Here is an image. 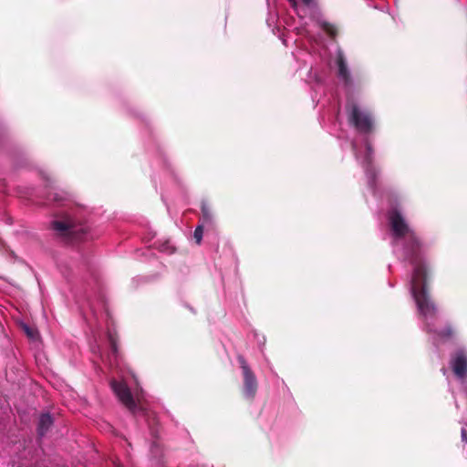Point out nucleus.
<instances>
[{"mask_svg": "<svg viewBox=\"0 0 467 467\" xmlns=\"http://www.w3.org/2000/svg\"><path fill=\"white\" fill-rule=\"evenodd\" d=\"M348 122L358 132L368 134L374 130V119L371 113L367 109H362L353 100L348 101L346 105Z\"/></svg>", "mask_w": 467, "mask_h": 467, "instance_id": "nucleus-3", "label": "nucleus"}, {"mask_svg": "<svg viewBox=\"0 0 467 467\" xmlns=\"http://www.w3.org/2000/svg\"><path fill=\"white\" fill-rule=\"evenodd\" d=\"M337 64L338 67V76L341 78L346 86L352 85V78L348 68L347 62L343 55H338L337 59Z\"/></svg>", "mask_w": 467, "mask_h": 467, "instance_id": "nucleus-8", "label": "nucleus"}, {"mask_svg": "<svg viewBox=\"0 0 467 467\" xmlns=\"http://www.w3.org/2000/svg\"><path fill=\"white\" fill-rule=\"evenodd\" d=\"M405 238V255L414 266L411 277L412 296L419 313L426 319L434 317L437 307L430 296L428 267L420 257L421 243L414 232L410 233Z\"/></svg>", "mask_w": 467, "mask_h": 467, "instance_id": "nucleus-1", "label": "nucleus"}, {"mask_svg": "<svg viewBox=\"0 0 467 467\" xmlns=\"http://www.w3.org/2000/svg\"><path fill=\"white\" fill-rule=\"evenodd\" d=\"M47 200L64 205V202L68 200V194L67 192H51L47 193Z\"/></svg>", "mask_w": 467, "mask_h": 467, "instance_id": "nucleus-11", "label": "nucleus"}, {"mask_svg": "<svg viewBox=\"0 0 467 467\" xmlns=\"http://www.w3.org/2000/svg\"><path fill=\"white\" fill-rule=\"evenodd\" d=\"M150 453L154 458H156L158 460H161L162 458V455H163L162 448H161V443L158 441H152L151 446H150Z\"/></svg>", "mask_w": 467, "mask_h": 467, "instance_id": "nucleus-12", "label": "nucleus"}, {"mask_svg": "<svg viewBox=\"0 0 467 467\" xmlns=\"http://www.w3.org/2000/svg\"><path fill=\"white\" fill-rule=\"evenodd\" d=\"M322 28L330 36H335L337 35V28L327 22L323 23Z\"/></svg>", "mask_w": 467, "mask_h": 467, "instance_id": "nucleus-16", "label": "nucleus"}, {"mask_svg": "<svg viewBox=\"0 0 467 467\" xmlns=\"http://www.w3.org/2000/svg\"><path fill=\"white\" fill-rule=\"evenodd\" d=\"M108 337H109V342L112 353L114 355H117V353H118V344H117L116 337L112 334H110V333L108 335Z\"/></svg>", "mask_w": 467, "mask_h": 467, "instance_id": "nucleus-17", "label": "nucleus"}, {"mask_svg": "<svg viewBox=\"0 0 467 467\" xmlns=\"http://www.w3.org/2000/svg\"><path fill=\"white\" fill-rule=\"evenodd\" d=\"M462 439L464 442H467V431L465 429H462L461 431Z\"/></svg>", "mask_w": 467, "mask_h": 467, "instance_id": "nucleus-18", "label": "nucleus"}, {"mask_svg": "<svg viewBox=\"0 0 467 467\" xmlns=\"http://www.w3.org/2000/svg\"><path fill=\"white\" fill-rule=\"evenodd\" d=\"M427 332L428 333H434L441 338L449 339L452 337L454 335V329L451 325L446 326L444 329L441 330H433L429 323L426 325Z\"/></svg>", "mask_w": 467, "mask_h": 467, "instance_id": "nucleus-10", "label": "nucleus"}, {"mask_svg": "<svg viewBox=\"0 0 467 467\" xmlns=\"http://www.w3.org/2000/svg\"><path fill=\"white\" fill-rule=\"evenodd\" d=\"M450 365L458 379H467V352L464 349H457L451 355Z\"/></svg>", "mask_w": 467, "mask_h": 467, "instance_id": "nucleus-7", "label": "nucleus"}, {"mask_svg": "<svg viewBox=\"0 0 467 467\" xmlns=\"http://www.w3.org/2000/svg\"><path fill=\"white\" fill-rule=\"evenodd\" d=\"M389 221L390 223L391 230L393 232V235L396 238H404L410 234V233H413L405 219L401 215V213L398 210H392L389 213Z\"/></svg>", "mask_w": 467, "mask_h": 467, "instance_id": "nucleus-5", "label": "nucleus"}, {"mask_svg": "<svg viewBox=\"0 0 467 467\" xmlns=\"http://www.w3.org/2000/svg\"><path fill=\"white\" fill-rule=\"evenodd\" d=\"M290 4L295 7L296 6V0H288Z\"/></svg>", "mask_w": 467, "mask_h": 467, "instance_id": "nucleus-22", "label": "nucleus"}, {"mask_svg": "<svg viewBox=\"0 0 467 467\" xmlns=\"http://www.w3.org/2000/svg\"><path fill=\"white\" fill-rule=\"evenodd\" d=\"M53 425V418L49 413H43L40 415L37 424V434L43 437L49 431Z\"/></svg>", "mask_w": 467, "mask_h": 467, "instance_id": "nucleus-9", "label": "nucleus"}, {"mask_svg": "<svg viewBox=\"0 0 467 467\" xmlns=\"http://www.w3.org/2000/svg\"><path fill=\"white\" fill-rule=\"evenodd\" d=\"M203 234V224H198L194 230L193 237L198 244L202 243Z\"/></svg>", "mask_w": 467, "mask_h": 467, "instance_id": "nucleus-15", "label": "nucleus"}, {"mask_svg": "<svg viewBox=\"0 0 467 467\" xmlns=\"http://www.w3.org/2000/svg\"><path fill=\"white\" fill-rule=\"evenodd\" d=\"M201 210H202V223H211L213 220V214H212V212H211L209 206L205 202H202V206H201Z\"/></svg>", "mask_w": 467, "mask_h": 467, "instance_id": "nucleus-14", "label": "nucleus"}, {"mask_svg": "<svg viewBox=\"0 0 467 467\" xmlns=\"http://www.w3.org/2000/svg\"><path fill=\"white\" fill-rule=\"evenodd\" d=\"M111 388L121 403H123L131 412L135 413L137 404L129 387L123 382L113 380L111 382Z\"/></svg>", "mask_w": 467, "mask_h": 467, "instance_id": "nucleus-6", "label": "nucleus"}, {"mask_svg": "<svg viewBox=\"0 0 467 467\" xmlns=\"http://www.w3.org/2000/svg\"><path fill=\"white\" fill-rule=\"evenodd\" d=\"M54 236L66 244H75L87 239L88 227L67 213L57 214L50 223Z\"/></svg>", "mask_w": 467, "mask_h": 467, "instance_id": "nucleus-2", "label": "nucleus"}, {"mask_svg": "<svg viewBox=\"0 0 467 467\" xmlns=\"http://www.w3.org/2000/svg\"><path fill=\"white\" fill-rule=\"evenodd\" d=\"M26 332L29 337H33V333L28 327L26 328Z\"/></svg>", "mask_w": 467, "mask_h": 467, "instance_id": "nucleus-20", "label": "nucleus"}, {"mask_svg": "<svg viewBox=\"0 0 467 467\" xmlns=\"http://www.w3.org/2000/svg\"><path fill=\"white\" fill-rule=\"evenodd\" d=\"M373 154H374V150H373L372 145L368 140H367L366 141V155H365L364 161L368 166H371L373 163Z\"/></svg>", "mask_w": 467, "mask_h": 467, "instance_id": "nucleus-13", "label": "nucleus"}, {"mask_svg": "<svg viewBox=\"0 0 467 467\" xmlns=\"http://www.w3.org/2000/svg\"><path fill=\"white\" fill-rule=\"evenodd\" d=\"M302 1H303V3H304L306 5H309L313 2V0H302Z\"/></svg>", "mask_w": 467, "mask_h": 467, "instance_id": "nucleus-21", "label": "nucleus"}, {"mask_svg": "<svg viewBox=\"0 0 467 467\" xmlns=\"http://www.w3.org/2000/svg\"><path fill=\"white\" fill-rule=\"evenodd\" d=\"M237 360L242 369V393L246 399L253 400L258 389V381L256 376L243 356H239Z\"/></svg>", "mask_w": 467, "mask_h": 467, "instance_id": "nucleus-4", "label": "nucleus"}, {"mask_svg": "<svg viewBox=\"0 0 467 467\" xmlns=\"http://www.w3.org/2000/svg\"><path fill=\"white\" fill-rule=\"evenodd\" d=\"M462 386H463V390L465 392V395L467 397V379H462Z\"/></svg>", "mask_w": 467, "mask_h": 467, "instance_id": "nucleus-19", "label": "nucleus"}]
</instances>
